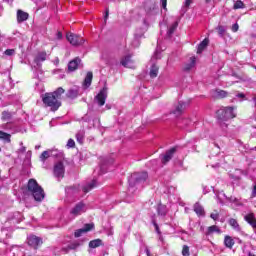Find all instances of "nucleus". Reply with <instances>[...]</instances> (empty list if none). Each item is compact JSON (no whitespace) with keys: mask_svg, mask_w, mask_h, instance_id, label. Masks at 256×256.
<instances>
[{"mask_svg":"<svg viewBox=\"0 0 256 256\" xmlns=\"http://www.w3.org/2000/svg\"><path fill=\"white\" fill-rule=\"evenodd\" d=\"M65 93L63 87L57 88L54 92H47L42 95V102L45 107H49L51 111L55 112L61 107V96Z\"/></svg>","mask_w":256,"mask_h":256,"instance_id":"1","label":"nucleus"},{"mask_svg":"<svg viewBox=\"0 0 256 256\" xmlns=\"http://www.w3.org/2000/svg\"><path fill=\"white\" fill-rule=\"evenodd\" d=\"M27 191L35 201H43L45 199V191L43 188L37 183V180L30 179L27 184Z\"/></svg>","mask_w":256,"mask_h":256,"instance_id":"2","label":"nucleus"},{"mask_svg":"<svg viewBox=\"0 0 256 256\" xmlns=\"http://www.w3.org/2000/svg\"><path fill=\"white\" fill-rule=\"evenodd\" d=\"M233 107L221 108L217 111V118L219 121H227L229 119H235L236 115Z\"/></svg>","mask_w":256,"mask_h":256,"instance_id":"3","label":"nucleus"},{"mask_svg":"<svg viewBox=\"0 0 256 256\" xmlns=\"http://www.w3.org/2000/svg\"><path fill=\"white\" fill-rule=\"evenodd\" d=\"M149 175L147 172H136L131 175L129 179L130 187H135V185H139V183H145L148 179Z\"/></svg>","mask_w":256,"mask_h":256,"instance_id":"4","label":"nucleus"},{"mask_svg":"<svg viewBox=\"0 0 256 256\" xmlns=\"http://www.w3.org/2000/svg\"><path fill=\"white\" fill-rule=\"evenodd\" d=\"M66 39L74 47H79V45H83V43H85V40L83 38H81V36L74 34V33H68L66 35Z\"/></svg>","mask_w":256,"mask_h":256,"instance_id":"5","label":"nucleus"},{"mask_svg":"<svg viewBox=\"0 0 256 256\" xmlns=\"http://www.w3.org/2000/svg\"><path fill=\"white\" fill-rule=\"evenodd\" d=\"M94 101L99 105V107H103L105 105V101H107V86H104L103 89L95 96Z\"/></svg>","mask_w":256,"mask_h":256,"instance_id":"6","label":"nucleus"},{"mask_svg":"<svg viewBox=\"0 0 256 256\" xmlns=\"http://www.w3.org/2000/svg\"><path fill=\"white\" fill-rule=\"evenodd\" d=\"M53 153H55V150H46L42 152V154L40 155V161H43V163H45V161H47V159H49L51 155H53L54 157H59L60 159H63L65 157V154L63 152H58L56 154Z\"/></svg>","mask_w":256,"mask_h":256,"instance_id":"7","label":"nucleus"},{"mask_svg":"<svg viewBox=\"0 0 256 256\" xmlns=\"http://www.w3.org/2000/svg\"><path fill=\"white\" fill-rule=\"evenodd\" d=\"M54 175L55 177H57V179H63V177H65V165L63 164V162H57L54 165Z\"/></svg>","mask_w":256,"mask_h":256,"instance_id":"8","label":"nucleus"},{"mask_svg":"<svg viewBox=\"0 0 256 256\" xmlns=\"http://www.w3.org/2000/svg\"><path fill=\"white\" fill-rule=\"evenodd\" d=\"M27 241H28V245L32 247V249H39V246L43 245V239L35 235H30L27 238Z\"/></svg>","mask_w":256,"mask_h":256,"instance_id":"9","label":"nucleus"},{"mask_svg":"<svg viewBox=\"0 0 256 256\" xmlns=\"http://www.w3.org/2000/svg\"><path fill=\"white\" fill-rule=\"evenodd\" d=\"M93 229H95V224H85L83 228L78 229L74 232V237L79 238L84 235V233H89V231H93Z\"/></svg>","mask_w":256,"mask_h":256,"instance_id":"10","label":"nucleus"},{"mask_svg":"<svg viewBox=\"0 0 256 256\" xmlns=\"http://www.w3.org/2000/svg\"><path fill=\"white\" fill-rule=\"evenodd\" d=\"M86 211H87V209L85 208V203L79 202L70 211V213H71V215H74V217H77L78 215H81V213H85Z\"/></svg>","mask_w":256,"mask_h":256,"instance_id":"11","label":"nucleus"},{"mask_svg":"<svg viewBox=\"0 0 256 256\" xmlns=\"http://www.w3.org/2000/svg\"><path fill=\"white\" fill-rule=\"evenodd\" d=\"M177 152V148H171L162 156L163 165H167L171 159H173V155Z\"/></svg>","mask_w":256,"mask_h":256,"instance_id":"12","label":"nucleus"},{"mask_svg":"<svg viewBox=\"0 0 256 256\" xmlns=\"http://www.w3.org/2000/svg\"><path fill=\"white\" fill-rule=\"evenodd\" d=\"M120 63L123 67H127L128 69H133V60L131 59V54L124 56L121 59Z\"/></svg>","mask_w":256,"mask_h":256,"instance_id":"13","label":"nucleus"},{"mask_svg":"<svg viewBox=\"0 0 256 256\" xmlns=\"http://www.w3.org/2000/svg\"><path fill=\"white\" fill-rule=\"evenodd\" d=\"M80 63H81V59L79 57L71 60L68 63V71H77V69L79 68Z\"/></svg>","mask_w":256,"mask_h":256,"instance_id":"14","label":"nucleus"},{"mask_svg":"<svg viewBox=\"0 0 256 256\" xmlns=\"http://www.w3.org/2000/svg\"><path fill=\"white\" fill-rule=\"evenodd\" d=\"M29 19V13L23 11V10H17V22L23 23Z\"/></svg>","mask_w":256,"mask_h":256,"instance_id":"15","label":"nucleus"},{"mask_svg":"<svg viewBox=\"0 0 256 256\" xmlns=\"http://www.w3.org/2000/svg\"><path fill=\"white\" fill-rule=\"evenodd\" d=\"M43 61H47V52H44V51L39 52L34 58V63H36V65H41Z\"/></svg>","mask_w":256,"mask_h":256,"instance_id":"16","label":"nucleus"},{"mask_svg":"<svg viewBox=\"0 0 256 256\" xmlns=\"http://www.w3.org/2000/svg\"><path fill=\"white\" fill-rule=\"evenodd\" d=\"M184 111H185V103H178L175 109L172 111V114L176 115V117H179L183 115Z\"/></svg>","mask_w":256,"mask_h":256,"instance_id":"17","label":"nucleus"},{"mask_svg":"<svg viewBox=\"0 0 256 256\" xmlns=\"http://www.w3.org/2000/svg\"><path fill=\"white\" fill-rule=\"evenodd\" d=\"M193 209L196 215H198V217H205V209L203 208V206L199 204V202H196L194 204Z\"/></svg>","mask_w":256,"mask_h":256,"instance_id":"18","label":"nucleus"},{"mask_svg":"<svg viewBox=\"0 0 256 256\" xmlns=\"http://www.w3.org/2000/svg\"><path fill=\"white\" fill-rule=\"evenodd\" d=\"M213 233L221 234V228H219L217 225H212L207 228L205 235L209 237V235H213Z\"/></svg>","mask_w":256,"mask_h":256,"instance_id":"19","label":"nucleus"},{"mask_svg":"<svg viewBox=\"0 0 256 256\" xmlns=\"http://www.w3.org/2000/svg\"><path fill=\"white\" fill-rule=\"evenodd\" d=\"M235 245V240L233 239V237L226 235L224 237V246L227 249H233V246Z\"/></svg>","mask_w":256,"mask_h":256,"instance_id":"20","label":"nucleus"},{"mask_svg":"<svg viewBox=\"0 0 256 256\" xmlns=\"http://www.w3.org/2000/svg\"><path fill=\"white\" fill-rule=\"evenodd\" d=\"M209 45V39L205 38L197 47V54L201 55L205 49H207V46Z\"/></svg>","mask_w":256,"mask_h":256,"instance_id":"21","label":"nucleus"},{"mask_svg":"<svg viewBox=\"0 0 256 256\" xmlns=\"http://www.w3.org/2000/svg\"><path fill=\"white\" fill-rule=\"evenodd\" d=\"M92 82H93V72H88L84 79L83 85L87 89V88L91 87Z\"/></svg>","mask_w":256,"mask_h":256,"instance_id":"22","label":"nucleus"},{"mask_svg":"<svg viewBox=\"0 0 256 256\" xmlns=\"http://www.w3.org/2000/svg\"><path fill=\"white\" fill-rule=\"evenodd\" d=\"M97 185H98L97 181L95 179H93L91 181V183L87 184L86 186H84L82 188V191L84 193H89V191H91V189H95V187H97Z\"/></svg>","mask_w":256,"mask_h":256,"instance_id":"23","label":"nucleus"},{"mask_svg":"<svg viewBox=\"0 0 256 256\" xmlns=\"http://www.w3.org/2000/svg\"><path fill=\"white\" fill-rule=\"evenodd\" d=\"M228 223L232 229H235L236 231H241V226H239V222L235 218H230L228 220Z\"/></svg>","mask_w":256,"mask_h":256,"instance_id":"24","label":"nucleus"},{"mask_svg":"<svg viewBox=\"0 0 256 256\" xmlns=\"http://www.w3.org/2000/svg\"><path fill=\"white\" fill-rule=\"evenodd\" d=\"M101 245H103V240L101 239H95L89 242L90 249H97V247H101Z\"/></svg>","mask_w":256,"mask_h":256,"instance_id":"25","label":"nucleus"},{"mask_svg":"<svg viewBox=\"0 0 256 256\" xmlns=\"http://www.w3.org/2000/svg\"><path fill=\"white\" fill-rule=\"evenodd\" d=\"M157 214L160 215L161 217H165V215H167V206L163 204H158Z\"/></svg>","mask_w":256,"mask_h":256,"instance_id":"26","label":"nucleus"},{"mask_svg":"<svg viewBox=\"0 0 256 256\" xmlns=\"http://www.w3.org/2000/svg\"><path fill=\"white\" fill-rule=\"evenodd\" d=\"M157 75H159V67L157 65L153 64L150 69V77L152 79H155V77H157Z\"/></svg>","mask_w":256,"mask_h":256,"instance_id":"27","label":"nucleus"},{"mask_svg":"<svg viewBox=\"0 0 256 256\" xmlns=\"http://www.w3.org/2000/svg\"><path fill=\"white\" fill-rule=\"evenodd\" d=\"M78 96H79V91L75 89H70L66 93V97H68V99H76V97Z\"/></svg>","mask_w":256,"mask_h":256,"instance_id":"28","label":"nucleus"},{"mask_svg":"<svg viewBox=\"0 0 256 256\" xmlns=\"http://www.w3.org/2000/svg\"><path fill=\"white\" fill-rule=\"evenodd\" d=\"M0 139L6 143H11V134L0 130Z\"/></svg>","mask_w":256,"mask_h":256,"instance_id":"29","label":"nucleus"},{"mask_svg":"<svg viewBox=\"0 0 256 256\" xmlns=\"http://www.w3.org/2000/svg\"><path fill=\"white\" fill-rule=\"evenodd\" d=\"M215 95L218 99H225V97H227V95H229V93L225 90H215Z\"/></svg>","mask_w":256,"mask_h":256,"instance_id":"30","label":"nucleus"},{"mask_svg":"<svg viewBox=\"0 0 256 256\" xmlns=\"http://www.w3.org/2000/svg\"><path fill=\"white\" fill-rule=\"evenodd\" d=\"M195 63H197V58L195 56H192L190 58V64H188L185 67V71H191V69H193V67H195Z\"/></svg>","mask_w":256,"mask_h":256,"instance_id":"31","label":"nucleus"},{"mask_svg":"<svg viewBox=\"0 0 256 256\" xmlns=\"http://www.w3.org/2000/svg\"><path fill=\"white\" fill-rule=\"evenodd\" d=\"M177 27H179V22H174L171 24V26L168 29V35H173L175 31L177 30Z\"/></svg>","mask_w":256,"mask_h":256,"instance_id":"32","label":"nucleus"},{"mask_svg":"<svg viewBox=\"0 0 256 256\" xmlns=\"http://www.w3.org/2000/svg\"><path fill=\"white\" fill-rule=\"evenodd\" d=\"M233 9L237 10V9H245V3H243V1L238 0L234 3L233 5Z\"/></svg>","mask_w":256,"mask_h":256,"instance_id":"33","label":"nucleus"},{"mask_svg":"<svg viewBox=\"0 0 256 256\" xmlns=\"http://www.w3.org/2000/svg\"><path fill=\"white\" fill-rule=\"evenodd\" d=\"M76 139H77L78 143H80L82 145L83 140L85 139V132L84 131H79L76 134Z\"/></svg>","mask_w":256,"mask_h":256,"instance_id":"34","label":"nucleus"},{"mask_svg":"<svg viewBox=\"0 0 256 256\" xmlns=\"http://www.w3.org/2000/svg\"><path fill=\"white\" fill-rule=\"evenodd\" d=\"M11 120V112L4 111L2 112V121H9Z\"/></svg>","mask_w":256,"mask_h":256,"instance_id":"35","label":"nucleus"},{"mask_svg":"<svg viewBox=\"0 0 256 256\" xmlns=\"http://www.w3.org/2000/svg\"><path fill=\"white\" fill-rule=\"evenodd\" d=\"M182 255L183 256H190L191 252L189 251V246L183 245L182 247Z\"/></svg>","mask_w":256,"mask_h":256,"instance_id":"36","label":"nucleus"},{"mask_svg":"<svg viewBox=\"0 0 256 256\" xmlns=\"http://www.w3.org/2000/svg\"><path fill=\"white\" fill-rule=\"evenodd\" d=\"M79 245H81V244H79V242H73L68 245V249H70V251L75 250L79 247Z\"/></svg>","mask_w":256,"mask_h":256,"instance_id":"37","label":"nucleus"},{"mask_svg":"<svg viewBox=\"0 0 256 256\" xmlns=\"http://www.w3.org/2000/svg\"><path fill=\"white\" fill-rule=\"evenodd\" d=\"M66 146H67L68 149H73V148L75 147V140H73V139L70 138V139L68 140Z\"/></svg>","mask_w":256,"mask_h":256,"instance_id":"38","label":"nucleus"},{"mask_svg":"<svg viewBox=\"0 0 256 256\" xmlns=\"http://www.w3.org/2000/svg\"><path fill=\"white\" fill-rule=\"evenodd\" d=\"M4 55H7L8 57L15 55V49H7L4 51Z\"/></svg>","mask_w":256,"mask_h":256,"instance_id":"39","label":"nucleus"},{"mask_svg":"<svg viewBox=\"0 0 256 256\" xmlns=\"http://www.w3.org/2000/svg\"><path fill=\"white\" fill-rule=\"evenodd\" d=\"M256 197V183L253 185L252 187V192H251V198H255Z\"/></svg>","mask_w":256,"mask_h":256,"instance_id":"40","label":"nucleus"},{"mask_svg":"<svg viewBox=\"0 0 256 256\" xmlns=\"http://www.w3.org/2000/svg\"><path fill=\"white\" fill-rule=\"evenodd\" d=\"M153 225L156 229V233H158V235H161V230L159 229V225L157 224V222H155V220L153 221Z\"/></svg>","mask_w":256,"mask_h":256,"instance_id":"41","label":"nucleus"},{"mask_svg":"<svg viewBox=\"0 0 256 256\" xmlns=\"http://www.w3.org/2000/svg\"><path fill=\"white\" fill-rule=\"evenodd\" d=\"M232 31L233 33H237V31H239V24L235 23L232 25Z\"/></svg>","mask_w":256,"mask_h":256,"instance_id":"42","label":"nucleus"},{"mask_svg":"<svg viewBox=\"0 0 256 256\" xmlns=\"http://www.w3.org/2000/svg\"><path fill=\"white\" fill-rule=\"evenodd\" d=\"M211 219H213L214 221H217V219H219V214L218 213H212L210 214Z\"/></svg>","mask_w":256,"mask_h":256,"instance_id":"43","label":"nucleus"},{"mask_svg":"<svg viewBox=\"0 0 256 256\" xmlns=\"http://www.w3.org/2000/svg\"><path fill=\"white\" fill-rule=\"evenodd\" d=\"M218 32H219L220 35H224L225 28L223 26H218Z\"/></svg>","mask_w":256,"mask_h":256,"instance_id":"44","label":"nucleus"},{"mask_svg":"<svg viewBox=\"0 0 256 256\" xmlns=\"http://www.w3.org/2000/svg\"><path fill=\"white\" fill-rule=\"evenodd\" d=\"M107 19H109V8L106 9V13H105V16H104L105 23H107Z\"/></svg>","mask_w":256,"mask_h":256,"instance_id":"45","label":"nucleus"},{"mask_svg":"<svg viewBox=\"0 0 256 256\" xmlns=\"http://www.w3.org/2000/svg\"><path fill=\"white\" fill-rule=\"evenodd\" d=\"M20 145H21V148L19 149L20 153H25V151H27V148L23 146V142H21Z\"/></svg>","mask_w":256,"mask_h":256,"instance_id":"46","label":"nucleus"},{"mask_svg":"<svg viewBox=\"0 0 256 256\" xmlns=\"http://www.w3.org/2000/svg\"><path fill=\"white\" fill-rule=\"evenodd\" d=\"M193 0H185V7H190Z\"/></svg>","mask_w":256,"mask_h":256,"instance_id":"47","label":"nucleus"},{"mask_svg":"<svg viewBox=\"0 0 256 256\" xmlns=\"http://www.w3.org/2000/svg\"><path fill=\"white\" fill-rule=\"evenodd\" d=\"M161 3H162V7L164 9H167V0H161Z\"/></svg>","mask_w":256,"mask_h":256,"instance_id":"48","label":"nucleus"},{"mask_svg":"<svg viewBox=\"0 0 256 256\" xmlns=\"http://www.w3.org/2000/svg\"><path fill=\"white\" fill-rule=\"evenodd\" d=\"M180 123H185L186 125H189V123H191V120L183 119V120L180 121Z\"/></svg>","mask_w":256,"mask_h":256,"instance_id":"49","label":"nucleus"},{"mask_svg":"<svg viewBox=\"0 0 256 256\" xmlns=\"http://www.w3.org/2000/svg\"><path fill=\"white\" fill-rule=\"evenodd\" d=\"M62 251H63V253H68L69 251H71V249L68 246V247L62 248Z\"/></svg>","mask_w":256,"mask_h":256,"instance_id":"50","label":"nucleus"},{"mask_svg":"<svg viewBox=\"0 0 256 256\" xmlns=\"http://www.w3.org/2000/svg\"><path fill=\"white\" fill-rule=\"evenodd\" d=\"M236 97H238L240 99H245V95L243 93L237 94Z\"/></svg>","mask_w":256,"mask_h":256,"instance_id":"51","label":"nucleus"},{"mask_svg":"<svg viewBox=\"0 0 256 256\" xmlns=\"http://www.w3.org/2000/svg\"><path fill=\"white\" fill-rule=\"evenodd\" d=\"M57 39H63V34L61 32H57Z\"/></svg>","mask_w":256,"mask_h":256,"instance_id":"52","label":"nucleus"},{"mask_svg":"<svg viewBox=\"0 0 256 256\" xmlns=\"http://www.w3.org/2000/svg\"><path fill=\"white\" fill-rule=\"evenodd\" d=\"M146 255L151 256V251H149V249H146Z\"/></svg>","mask_w":256,"mask_h":256,"instance_id":"53","label":"nucleus"},{"mask_svg":"<svg viewBox=\"0 0 256 256\" xmlns=\"http://www.w3.org/2000/svg\"><path fill=\"white\" fill-rule=\"evenodd\" d=\"M253 101H254V105L256 107V96L253 98Z\"/></svg>","mask_w":256,"mask_h":256,"instance_id":"54","label":"nucleus"},{"mask_svg":"<svg viewBox=\"0 0 256 256\" xmlns=\"http://www.w3.org/2000/svg\"><path fill=\"white\" fill-rule=\"evenodd\" d=\"M35 149H41V146L40 145L35 146Z\"/></svg>","mask_w":256,"mask_h":256,"instance_id":"55","label":"nucleus"},{"mask_svg":"<svg viewBox=\"0 0 256 256\" xmlns=\"http://www.w3.org/2000/svg\"><path fill=\"white\" fill-rule=\"evenodd\" d=\"M206 1V3H211V0H205Z\"/></svg>","mask_w":256,"mask_h":256,"instance_id":"56","label":"nucleus"},{"mask_svg":"<svg viewBox=\"0 0 256 256\" xmlns=\"http://www.w3.org/2000/svg\"><path fill=\"white\" fill-rule=\"evenodd\" d=\"M248 256H253V255L251 253H249Z\"/></svg>","mask_w":256,"mask_h":256,"instance_id":"57","label":"nucleus"},{"mask_svg":"<svg viewBox=\"0 0 256 256\" xmlns=\"http://www.w3.org/2000/svg\"><path fill=\"white\" fill-rule=\"evenodd\" d=\"M1 151H2V149H1V147H0V153H1Z\"/></svg>","mask_w":256,"mask_h":256,"instance_id":"58","label":"nucleus"}]
</instances>
